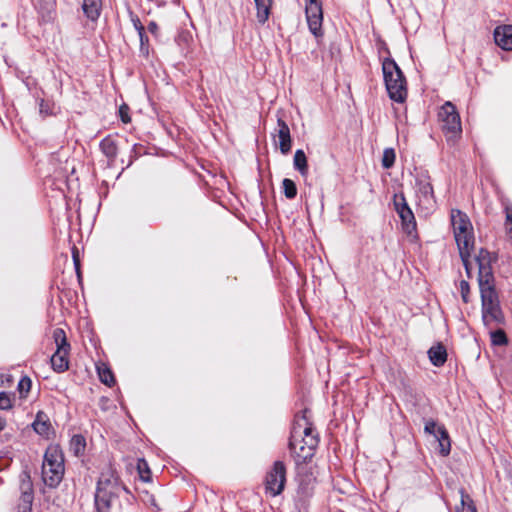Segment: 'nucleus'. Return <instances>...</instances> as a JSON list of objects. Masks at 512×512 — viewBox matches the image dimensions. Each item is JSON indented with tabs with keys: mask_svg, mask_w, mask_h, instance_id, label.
<instances>
[{
	"mask_svg": "<svg viewBox=\"0 0 512 512\" xmlns=\"http://www.w3.org/2000/svg\"><path fill=\"white\" fill-rule=\"evenodd\" d=\"M461 508H457V512H478L472 497L464 488L459 490Z\"/></svg>",
	"mask_w": 512,
	"mask_h": 512,
	"instance_id": "obj_29",
	"label": "nucleus"
},
{
	"mask_svg": "<svg viewBox=\"0 0 512 512\" xmlns=\"http://www.w3.org/2000/svg\"><path fill=\"white\" fill-rule=\"evenodd\" d=\"M307 410L301 411V415L297 414L295 418V422L293 426H297L298 433L296 434V439L298 437H301L302 434H304V438L301 440H309L311 437H315L312 435L313 433V427L311 423L308 422L305 413Z\"/></svg>",
	"mask_w": 512,
	"mask_h": 512,
	"instance_id": "obj_19",
	"label": "nucleus"
},
{
	"mask_svg": "<svg viewBox=\"0 0 512 512\" xmlns=\"http://www.w3.org/2000/svg\"><path fill=\"white\" fill-rule=\"evenodd\" d=\"M496 259L486 248H481L475 256L478 265V271L482 268L492 267V262Z\"/></svg>",
	"mask_w": 512,
	"mask_h": 512,
	"instance_id": "obj_28",
	"label": "nucleus"
},
{
	"mask_svg": "<svg viewBox=\"0 0 512 512\" xmlns=\"http://www.w3.org/2000/svg\"><path fill=\"white\" fill-rule=\"evenodd\" d=\"M147 30L154 35L155 37H158L159 33V27L158 24L155 21H150L147 25Z\"/></svg>",
	"mask_w": 512,
	"mask_h": 512,
	"instance_id": "obj_46",
	"label": "nucleus"
},
{
	"mask_svg": "<svg viewBox=\"0 0 512 512\" xmlns=\"http://www.w3.org/2000/svg\"><path fill=\"white\" fill-rule=\"evenodd\" d=\"M382 72L389 98L403 103L407 98V82L404 73L392 57L382 61Z\"/></svg>",
	"mask_w": 512,
	"mask_h": 512,
	"instance_id": "obj_2",
	"label": "nucleus"
},
{
	"mask_svg": "<svg viewBox=\"0 0 512 512\" xmlns=\"http://www.w3.org/2000/svg\"><path fill=\"white\" fill-rule=\"evenodd\" d=\"M39 109H40L41 114H45V115L50 114L49 105L44 100H41Z\"/></svg>",
	"mask_w": 512,
	"mask_h": 512,
	"instance_id": "obj_48",
	"label": "nucleus"
},
{
	"mask_svg": "<svg viewBox=\"0 0 512 512\" xmlns=\"http://www.w3.org/2000/svg\"><path fill=\"white\" fill-rule=\"evenodd\" d=\"M306 20L309 31L314 35L317 42L323 37V9L322 4L305 6Z\"/></svg>",
	"mask_w": 512,
	"mask_h": 512,
	"instance_id": "obj_11",
	"label": "nucleus"
},
{
	"mask_svg": "<svg viewBox=\"0 0 512 512\" xmlns=\"http://www.w3.org/2000/svg\"><path fill=\"white\" fill-rule=\"evenodd\" d=\"M495 43L503 50H512V25L498 26L494 30Z\"/></svg>",
	"mask_w": 512,
	"mask_h": 512,
	"instance_id": "obj_15",
	"label": "nucleus"
},
{
	"mask_svg": "<svg viewBox=\"0 0 512 512\" xmlns=\"http://www.w3.org/2000/svg\"><path fill=\"white\" fill-rule=\"evenodd\" d=\"M396 159L395 150L393 148H386L382 156V167L389 169L393 167Z\"/></svg>",
	"mask_w": 512,
	"mask_h": 512,
	"instance_id": "obj_35",
	"label": "nucleus"
},
{
	"mask_svg": "<svg viewBox=\"0 0 512 512\" xmlns=\"http://www.w3.org/2000/svg\"><path fill=\"white\" fill-rule=\"evenodd\" d=\"M277 136L279 138V149L282 154H288L291 151L292 139L290 129L282 117H277Z\"/></svg>",
	"mask_w": 512,
	"mask_h": 512,
	"instance_id": "obj_13",
	"label": "nucleus"
},
{
	"mask_svg": "<svg viewBox=\"0 0 512 512\" xmlns=\"http://www.w3.org/2000/svg\"><path fill=\"white\" fill-rule=\"evenodd\" d=\"M137 469L140 475L141 480L144 482H149L151 479V471L147 462L144 459L138 461Z\"/></svg>",
	"mask_w": 512,
	"mask_h": 512,
	"instance_id": "obj_36",
	"label": "nucleus"
},
{
	"mask_svg": "<svg viewBox=\"0 0 512 512\" xmlns=\"http://www.w3.org/2000/svg\"><path fill=\"white\" fill-rule=\"evenodd\" d=\"M35 7L44 23L53 21L56 13V0H36Z\"/></svg>",
	"mask_w": 512,
	"mask_h": 512,
	"instance_id": "obj_17",
	"label": "nucleus"
},
{
	"mask_svg": "<svg viewBox=\"0 0 512 512\" xmlns=\"http://www.w3.org/2000/svg\"><path fill=\"white\" fill-rule=\"evenodd\" d=\"M12 394L1 391L0 392V410H11L13 408Z\"/></svg>",
	"mask_w": 512,
	"mask_h": 512,
	"instance_id": "obj_37",
	"label": "nucleus"
},
{
	"mask_svg": "<svg viewBox=\"0 0 512 512\" xmlns=\"http://www.w3.org/2000/svg\"><path fill=\"white\" fill-rule=\"evenodd\" d=\"M481 313L482 321L487 327L492 324H504L505 322L498 295L481 298Z\"/></svg>",
	"mask_w": 512,
	"mask_h": 512,
	"instance_id": "obj_7",
	"label": "nucleus"
},
{
	"mask_svg": "<svg viewBox=\"0 0 512 512\" xmlns=\"http://www.w3.org/2000/svg\"><path fill=\"white\" fill-rule=\"evenodd\" d=\"M470 257L471 256L464 257V255H460L461 261L463 263V266L465 268L468 278H471V269H472L471 263H470Z\"/></svg>",
	"mask_w": 512,
	"mask_h": 512,
	"instance_id": "obj_45",
	"label": "nucleus"
},
{
	"mask_svg": "<svg viewBox=\"0 0 512 512\" xmlns=\"http://www.w3.org/2000/svg\"><path fill=\"white\" fill-rule=\"evenodd\" d=\"M297 426H293L288 447L292 457L297 464L309 462L314 456V450L318 445V437H311L309 440L296 439Z\"/></svg>",
	"mask_w": 512,
	"mask_h": 512,
	"instance_id": "obj_5",
	"label": "nucleus"
},
{
	"mask_svg": "<svg viewBox=\"0 0 512 512\" xmlns=\"http://www.w3.org/2000/svg\"><path fill=\"white\" fill-rule=\"evenodd\" d=\"M121 491L128 490L121 484L117 473L111 468L103 471L97 481L94 494L96 512H111L114 504L118 502Z\"/></svg>",
	"mask_w": 512,
	"mask_h": 512,
	"instance_id": "obj_1",
	"label": "nucleus"
},
{
	"mask_svg": "<svg viewBox=\"0 0 512 512\" xmlns=\"http://www.w3.org/2000/svg\"><path fill=\"white\" fill-rule=\"evenodd\" d=\"M65 473L64 456L58 446H49L44 454L42 480L45 486L56 488L62 482Z\"/></svg>",
	"mask_w": 512,
	"mask_h": 512,
	"instance_id": "obj_3",
	"label": "nucleus"
},
{
	"mask_svg": "<svg viewBox=\"0 0 512 512\" xmlns=\"http://www.w3.org/2000/svg\"><path fill=\"white\" fill-rule=\"evenodd\" d=\"M256 6V17L260 24H265L269 19L273 0H254Z\"/></svg>",
	"mask_w": 512,
	"mask_h": 512,
	"instance_id": "obj_24",
	"label": "nucleus"
},
{
	"mask_svg": "<svg viewBox=\"0 0 512 512\" xmlns=\"http://www.w3.org/2000/svg\"><path fill=\"white\" fill-rule=\"evenodd\" d=\"M434 438L438 441L440 455L448 456L451 452V439L444 425L437 427V436Z\"/></svg>",
	"mask_w": 512,
	"mask_h": 512,
	"instance_id": "obj_21",
	"label": "nucleus"
},
{
	"mask_svg": "<svg viewBox=\"0 0 512 512\" xmlns=\"http://www.w3.org/2000/svg\"><path fill=\"white\" fill-rule=\"evenodd\" d=\"M451 223L454 235L458 233L463 234L473 230L469 217L459 209L451 210Z\"/></svg>",
	"mask_w": 512,
	"mask_h": 512,
	"instance_id": "obj_14",
	"label": "nucleus"
},
{
	"mask_svg": "<svg viewBox=\"0 0 512 512\" xmlns=\"http://www.w3.org/2000/svg\"><path fill=\"white\" fill-rule=\"evenodd\" d=\"M427 353L430 362L436 367L443 366L447 361V350L442 343L433 345Z\"/></svg>",
	"mask_w": 512,
	"mask_h": 512,
	"instance_id": "obj_20",
	"label": "nucleus"
},
{
	"mask_svg": "<svg viewBox=\"0 0 512 512\" xmlns=\"http://www.w3.org/2000/svg\"><path fill=\"white\" fill-rule=\"evenodd\" d=\"M491 343L494 346H504L508 343L505 331L501 328L490 332Z\"/></svg>",
	"mask_w": 512,
	"mask_h": 512,
	"instance_id": "obj_32",
	"label": "nucleus"
},
{
	"mask_svg": "<svg viewBox=\"0 0 512 512\" xmlns=\"http://www.w3.org/2000/svg\"><path fill=\"white\" fill-rule=\"evenodd\" d=\"M141 147H142V146H141V145H139V144H134V145H133V147H132V151H131V153H132V154H131V156H130V157H131V159H130V161H129V163H128L127 167H129V166L132 164L133 159H134V158H136V157L138 156V154L140 153V152L138 151V149H139V148H141Z\"/></svg>",
	"mask_w": 512,
	"mask_h": 512,
	"instance_id": "obj_47",
	"label": "nucleus"
},
{
	"mask_svg": "<svg viewBox=\"0 0 512 512\" xmlns=\"http://www.w3.org/2000/svg\"><path fill=\"white\" fill-rule=\"evenodd\" d=\"M283 193L287 199H294L297 195V186L295 182L289 178H284L282 181Z\"/></svg>",
	"mask_w": 512,
	"mask_h": 512,
	"instance_id": "obj_33",
	"label": "nucleus"
},
{
	"mask_svg": "<svg viewBox=\"0 0 512 512\" xmlns=\"http://www.w3.org/2000/svg\"><path fill=\"white\" fill-rule=\"evenodd\" d=\"M128 110L129 109L126 105H123L119 108V115L123 123H129L131 121Z\"/></svg>",
	"mask_w": 512,
	"mask_h": 512,
	"instance_id": "obj_44",
	"label": "nucleus"
},
{
	"mask_svg": "<svg viewBox=\"0 0 512 512\" xmlns=\"http://www.w3.org/2000/svg\"><path fill=\"white\" fill-rule=\"evenodd\" d=\"M81 9L88 20L96 22L101 15L102 0H82Z\"/></svg>",
	"mask_w": 512,
	"mask_h": 512,
	"instance_id": "obj_18",
	"label": "nucleus"
},
{
	"mask_svg": "<svg viewBox=\"0 0 512 512\" xmlns=\"http://www.w3.org/2000/svg\"><path fill=\"white\" fill-rule=\"evenodd\" d=\"M131 22L138 34L145 33V28L138 16L131 14Z\"/></svg>",
	"mask_w": 512,
	"mask_h": 512,
	"instance_id": "obj_43",
	"label": "nucleus"
},
{
	"mask_svg": "<svg viewBox=\"0 0 512 512\" xmlns=\"http://www.w3.org/2000/svg\"><path fill=\"white\" fill-rule=\"evenodd\" d=\"M314 479L311 476H305L301 479L298 489L297 495L301 498V500L305 501L312 497L314 493Z\"/></svg>",
	"mask_w": 512,
	"mask_h": 512,
	"instance_id": "obj_25",
	"label": "nucleus"
},
{
	"mask_svg": "<svg viewBox=\"0 0 512 512\" xmlns=\"http://www.w3.org/2000/svg\"><path fill=\"white\" fill-rule=\"evenodd\" d=\"M72 258H73V263H74V267H75V272L77 274V278L80 281L81 280L80 259H79L78 250L76 247H73V249H72Z\"/></svg>",
	"mask_w": 512,
	"mask_h": 512,
	"instance_id": "obj_42",
	"label": "nucleus"
},
{
	"mask_svg": "<svg viewBox=\"0 0 512 512\" xmlns=\"http://www.w3.org/2000/svg\"><path fill=\"white\" fill-rule=\"evenodd\" d=\"M393 205L401 220L403 231L408 235H412L417 230L416 219L403 193L394 194Z\"/></svg>",
	"mask_w": 512,
	"mask_h": 512,
	"instance_id": "obj_8",
	"label": "nucleus"
},
{
	"mask_svg": "<svg viewBox=\"0 0 512 512\" xmlns=\"http://www.w3.org/2000/svg\"><path fill=\"white\" fill-rule=\"evenodd\" d=\"M69 449L75 456H82L86 449L85 437L81 434L73 435L69 443Z\"/></svg>",
	"mask_w": 512,
	"mask_h": 512,
	"instance_id": "obj_26",
	"label": "nucleus"
},
{
	"mask_svg": "<svg viewBox=\"0 0 512 512\" xmlns=\"http://www.w3.org/2000/svg\"><path fill=\"white\" fill-rule=\"evenodd\" d=\"M99 147L110 163L115 161L118 154V147L114 139L110 136L103 138L100 141Z\"/></svg>",
	"mask_w": 512,
	"mask_h": 512,
	"instance_id": "obj_23",
	"label": "nucleus"
},
{
	"mask_svg": "<svg viewBox=\"0 0 512 512\" xmlns=\"http://www.w3.org/2000/svg\"><path fill=\"white\" fill-rule=\"evenodd\" d=\"M97 373L99 376V380L103 384L112 387L116 383L112 370L105 364L97 366Z\"/></svg>",
	"mask_w": 512,
	"mask_h": 512,
	"instance_id": "obj_30",
	"label": "nucleus"
},
{
	"mask_svg": "<svg viewBox=\"0 0 512 512\" xmlns=\"http://www.w3.org/2000/svg\"><path fill=\"white\" fill-rule=\"evenodd\" d=\"M294 169L297 170L302 176L308 173L307 156L302 149L295 151L293 159Z\"/></svg>",
	"mask_w": 512,
	"mask_h": 512,
	"instance_id": "obj_27",
	"label": "nucleus"
},
{
	"mask_svg": "<svg viewBox=\"0 0 512 512\" xmlns=\"http://www.w3.org/2000/svg\"><path fill=\"white\" fill-rule=\"evenodd\" d=\"M6 424H7L6 420L0 416V432L5 429Z\"/></svg>",
	"mask_w": 512,
	"mask_h": 512,
	"instance_id": "obj_50",
	"label": "nucleus"
},
{
	"mask_svg": "<svg viewBox=\"0 0 512 512\" xmlns=\"http://www.w3.org/2000/svg\"><path fill=\"white\" fill-rule=\"evenodd\" d=\"M454 237L459 250V255H464V257L471 256L475 243L473 230L463 234H455Z\"/></svg>",
	"mask_w": 512,
	"mask_h": 512,
	"instance_id": "obj_16",
	"label": "nucleus"
},
{
	"mask_svg": "<svg viewBox=\"0 0 512 512\" xmlns=\"http://www.w3.org/2000/svg\"><path fill=\"white\" fill-rule=\"evenodd\" d=\"M32 381L30 377L24 375L18 382L17 390L21 398H25L31 390Z\"/></svg>",
	"mask_w": 512,
	"mask_h": 512,
	"instance_id": "obj_34",
	"label": "nucleus"
},
{
	"mask_svg": "<svg viewBox=\"0 0 512 512\" xmlns=\"http://www.w3.org/2000/svg\"><path fill=\"white\" fill-rule=\"evenodd\" d=\"M20 497L15 512H32L34 489L30 471L26 468L19 475Z\"/></svg>",
	"mask_w": 512,
	"mask_h": 512,
	"instance_id": "obj_9",
	"label": "nucleus"
},
{
	"mask_svg": "<svg viewBox=\"0 0 512 512\" xmlns=\"http://www.w3.org/2000/svg\"><path fill=\"white\" fill-rule=\"evenodd\" d=\"M438 423L433 419H428L425 421L424 432L429 435L437 436V427H439Z\"/></svg>",
	"mask_w": 512,
	"mask_h": 512,
	"instance_id": "obj_41",
	"label": "nucleus"
},
{
	"mask_svg": "<svg viewBox=\"0 0 512 512\" xmlns=\"http://www.w3.org/2000/svg\"><path fill=\"white\" fill-rule=\"evenodd\" d=\"M287 481L286 465L281 460H276L272 467L267 471L264 480L265 494L270 497H276L282 494Z\"/></svg>",
	"mask_w": 512,
	"mask_h": 512,
	"instance_id": "obj_4",
	"label": "nucleus"
},
{
	"mask_svg": "<svg viewBox=\"0 0 512 512\" xmlns=\"http://www.w3.org/2000/svg\"><path fill=\"white\" fill-rule=\"evenodd\" d=\"M12 455L10 451H0V471L8 468L12 462Z\"/></svg>",
	"mask_w": 512,
	"mask_h": 512,
	"instance_id": "obj_40",
	"label": "nucleus"
},
{
	"mask_svg": "<svg viewBox=\"0 0 512 512\" xmlns=\"http://www.w3.org/2000/svg\"><path fill=\"white\" fill-rule=\"evenodd\" d=\"M478 285L481 298L498 295L492 267L482 268L478 271Z\"/></svg>",
	"mask_w": 512,
	"mask_h": 512,
	"instance_id": "obj_12",
	"label": "nucleus"
},
{
	"mask_svg": "<svg viewBox=\"0 0 512 512\" xmlns=\"http://www.w3.org/2000/svg\"><path fill=\"white\" fill-rule=\"evenodd\" d=\"M140 40V53L148 57L149 56V38L146 33L138 34Z\"/></svg>",
	"mask_w": 512,
	"mask_h": 512,
	"instance_id": "obj_39",
	"label": "nucleus"
},
{
	"mask_svg": "<svg viewBox=\"0 0 512 512\" xmlns=\"http://www.w3.org/2000/svg\"><path fill=\"white\" fill-rule=\"evenodd\" d=\"M459 289L461 293V298L464 303H469L470 301V285L468 281L461 280L459 283Z\"/></svg>",
	"mask_w": 512,
	"mask_h": 512,
	"instance_id": "obj_38",
	"label": "nucleus"
},
{
	"mask_svg": "<svg viewBox=\"0 0 512 512\" xmlns=\"http://www.w3.org/2000/svg\"><path fill=\"white\" fill-rule=\"evenodd\" d=\"M53 339L57 349L51 356V366L54 371L62 373L69 368L68 353L70 350V344L67 341L64 330L61 328H56L53 331Z\"/></svg>",
	"mask_w": 512,
	"mask_h": 512,
	"instance_id": "obj_6",
	"label": "nucleus"
},
{
	"mask_svg": "<svg viewBox=\"0 0 512 512\" xmlns=\"http://www.w3.org/2000/svg\"><path fill=\"white\" fill-rule=\"evenodd\" d=\"M416 187L417 191L425 198H433L434 192H433V186L429 181L428 177L425 178H417L416 179Z\"/></svg>",
	"mask_w": 512,
	"mask_h": 512,
	"instance_id": "obj_31",
	"label": "nucleus"
},
{
	"mask_svg": "<svg viewBox=\"0 0 512 512\" xmlns=\"http://www.w3.org/2000/svg\"><path fill=\"white\" fill-rule=\"evenodd\" d=\"M439 118L443 122V130L446 133L460 134L462 131L460 115L456 106L450 102H445L438 113Z\"/></svg>",
	"mask_w": 512,
	"mask_h": 512,
	"instance_id": "obj_10",
	"label": "nucleus"
},
{
	"mask_svg": "<svg viewBox=\"0 0 512 512\" xmlns=\"http://www.w3.org/2000/svg\"><path fill=\"white\" fill-rule=\"evenodd\" d=\"M32 427L38 435L48 437L51 430L49 417L43 411H39L32 423Z\"/></svg>",
	"mask_w": 512,
	"mask_h": 512,
	"instance_id": "obj_22",
	"label": "nucleus"
},
{
	"mask_svg": "<svg viewBox=\"0 0 512 512\" xmlns=\"http://www.w3.org/2000/svg\"><path fill=\"white\" fill-rule=\"evenodd\" d=\"M322 4L320 0H305V6Z\"/></svg>",
	"mask_w": 512,
	"mask_h": 512,
	"instance_id": "obj_49",
	"label": "nucleus"
}]
</instances>
